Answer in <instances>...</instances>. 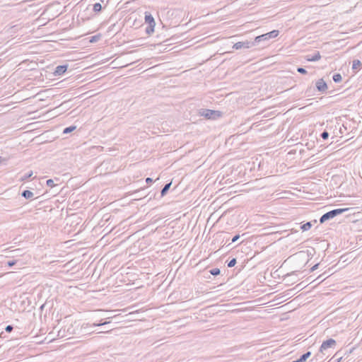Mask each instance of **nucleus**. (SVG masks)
<instances>
[{
	"instance_id": "32",
	"label": "nucleus",
	"mask_w": 362,
	"mask_h": 362,
	"mask_svg": "<svg viewBox=\"0 0 362 362\" xmlns=\"http://www.w3.org/2000/svg\"><path fill=\"white\" fill-rule=\"evenodd\" d=\"M17 261L16 260H11V261H8L7 262V265L8 267H13V265H15L16 264Z\"/></svg>"
},
{
	"instance_id": "25",
	"label": "nucleus",
	"mask_w": 362,
	"mask_h": 362,
	"mask_svg": "<svg viewBox=\"0 0 362 362\" xmlns=\"http://www.w3.org/2000/svg\"><path fill=\"white\" fill-rule=\"evenodd\" d=\"M240 235H234L232 239H231V243L228 244V247L230 245L231 243H235L236 241H238L239 239H240Z\"/></svg>"
},
{
	"instance_id": "36",
	"label": "nucleus",
	"mask_w": 362,
	"mask_h": 362,
	"mask_svg": "<svg viewBox=\"0 0 362 362\" xmlns=\"http://www.w3.org/2000/svg\"><path fill=\"white\" fill-rule=\"evenodd\" d=\"M7 161V159L6 158H2L1 156H0V165L3 163V162H6Z\"/></svg>"
},
{
	"instance_id": "29",
	"label": "nucleus",
	"mask_w": 362,
	"mask_h": 362,
	"mask_svg": "<svg viewBox=\"0 0 362 362\" xmlns=\"http://www.w3.org/2000/svg\"><path fill=\"white\" fill-rule=\"evenodd\" d=\"M47 185L49 187H53L55 186L54 183V180L52 179H49L47 180Z\"/></svg>"
},
{
	"instance_id": "17",
	"label": "nucleus",
	"mask_w": 362,
	"mask_h": 362,
	"mask_svg": "<svg viewBox=\"0 0 362 362\" xmlns=\"http://www.w3.org/2000/svg\"><path fill=\"white\" fill-rule=\"evenodd\" d=\"M312 227V223L311 222H307L304 224H303L301 226H300V229L303 230V231H306L308 230H309L310 228Z\"/></svg>"
},
{
	"instance_id": "35",
	"label": "nucleus",
	"mask_w": 362,
	"mask_h": 362,
	"mask_svg": "<svg viewBox=\"0 0 362 362\" xmlns=\"http://www.w3.org/2000/svg\"><path fill=\"white\" fill-rule=\"evenodd\" d=\"M319 264H315L311 269L310 271L313 272L318 268Z\"/></svg>"
},
{
	"instance_id": "22",
	"label": "nucleus",
	"mask_w": 362,
	"mask_h": 362,
	"mask_svg": "<svg viewBox=\"0 0 362 362\" xmlns=\"http://www.w3.org/2000/svg\"><path fill=\"white\" fill-rule=\"evenodd\" d=\"M33 175V172L32 171H30L29 173H25L21 178V181H25V180H27L28 179H29L31 176Z\"/></svg>"
},
{
	"instance_id": "27",
	"label": "nucleus",
	"mask_w": 362,
	"mask_h": 362,
	"mask_svg": "<svg viewBox=\"0 0 362 362\" xmlns=\"http://www.w3.org/2000/svg\"><path fill=\"white\" fill-rule=\"evenodd\" d=\"M210 273L214 276H216L220 274V269L218 268L212 269L210 270Z\"/></svg>"
},
{
	"instance_id": "16",
	"label": "nucleus",
	"mask_w": 362,
	"mask_h": 362,
	"mask_svg": "<svg viewBox=\"0 0 362 362\" xmlns=\"http://www.w3.org/2000/svg\"><path fill=\"white\" fill-rule=\"evenodd\" d=\"M156 25L150 24L146 28V33L148 35H151L154 32V28Z\"/></svg>"
},
{
	"instance_id": "38",
	"label": "nucleus",
	"mask_w": 362,
	"mask_h": 362,
	"mask_svg": "<svg viewBox=\"0 0 362 362\" xmlns=\"http://www.w3.org/2000/svg\"><path fill=\"white\" fill-rule=\"evenodd\" d=\"M342 360V356H340L339 358L337 359L335 362H341Z\"/></svg>"
},
{
	"instance_id": "6",
	"label": "nucleus",
	"mask_w": 362,
	"mask_h": 362,
	"mask_svg": "<svg viewBox=\"0 0 362 362\" xmlns=\"http://www.w3.org/2000/svg\"><path fill=\"white\" fill-rule=\"evenodd\" d=\"M233 44V49H249L255 45V42L254 41L245 40L243 42H231Z\"/></svg>"
},
{
	"instance_id": "5",
	"label": "nucleus",
	"mask_w": 362,
	"mask_h": 362,
	"mask_svg": "<svg viewBox=\"0 0 362 362\" xmlns=\"http://www.w3.org/2000/svg\"><path fill=\"white\" fill-rule=\"evenodd\" d=\"M279 30H274L267 33L257 36L253 41H254V42H255V45H256L258 43H259L260 42L269 40V39L276 37L279 35Z\"/></svg>"
},
{
	"instance_id": "20",
	"label": "nucleus",
	"mask_w": 362,
	"mask_h": 362,
	"mask_svg": "<svg viewBox=\"0 0 362 362\" xmlns=\"http://www.w3.org/2000/svg\"><path fill=\"white\" fill-rule=\"evenodd\" d=\"M102 10V5L100 3H95L93 4V11L95 12H99Z\"/></svg>"
},
{
	"instance_id": "2",
	"label": "nucleus",
	"mask_w": 362,
	"mask_h": 362,
	"mask_svg": "<svg viewBox=\"0 0 362 362\" xmlns=\"http://www.w3.org/2000/svg\"><path fill=\"white\" fill-rule=\"evenodd\" d=\"M240 304L228 303V321L235 318V315H238L239 319L243 318V314L245 310L243 308H239Z\"/></svg>"
},
{
	"instance_id": "9",
	"label": "nucleus",
	"mask_w": 362,
	"mask_h": 362,
	"mask_svg": "<svg viewBox=\"0 0 362 362\" xmlns=\"http://www.w3.org/2000/svg\"><path fill=\"white\" fill-rule=\"evenodd\" d=\"M67 68H68L67 64L59 65L56 67L54 74L55 76H61L66 72V71L67 70Z\"/></svg>"
},
{
	"instance_id": "24",
	"label": "nucleus",
	"mask_w": 362,
	"mask_h": 362,
	"mask_svg": "<svg viewBox=\"0 0 362 362\" xmlns=\"http://www.w3.org/2000/svg\"><path fill=\"white\" fill-rule=\"evenodd\" d=\"M110 322V321H105V322H102L100 321V322H95L92 325L93 327H96V326H102V325H107V324H109Z\"/></svg>"
},
{
	"instance_id": "1",
	"label": "nucleus",
	"mask_w": 362,
	"mask_h": 362,
	"mask_svg": "<svg viewBox=\"0 0 362 362\" xmlns=\"http://www.w3.org/2000/svg\"><path fill=\"white\" fill-rule=\"evenodd\" d=\"M228 165H230L232 168L230 173H228V185L232 184L233 181H237L239 178L242 177V173L243 170V166L238 163L235 160H229Z\"/></svg>"
},
{
	"instance_id": "14",
	"label": "nucleus",
	"mask_w": 362,
	"mask_h": 362,
	"mask_svg": "<svg viewBox=\"0 0 362 362\" xmlns=\"http://www.w3.org/2000/svg\"><path fill=\"white\" fill-rule=\"evenodd\" d=\"M311 352L307 351L306 353L303 354L298 359L299 362H305L306 360L310 356Z\"/></svg>"
},
{
	"instance_id": "37",
	"label": "nucleus",
	"mask_w": 362,
	"mask_h": 362,
	"mask_svg": "<svg viewBox=\"0 0 362 362\" xmlns=\"http://www.w3.org/2000/svg\"><path fill=\"white\" fill-rule=\"evenodd\" d=\"M146 182L147 183H151V182H153V180H152L151 177H147V178L146 179Z\"/></svg>"
},
{
	"instance_id": "28",
	"label": "nucleus",
	"mask_w": 362,
	"mask_h": 362,
	"mask_svg": "<svg viewBox=\"0 0 362 362\" xmlns=\"http://www.w3.org/2000/svg\"><path fill=\"white\" fill-rule=\"evenodd\" d=\"M243 268H244V265L243 264H241L240 265L238 266L235 269H234L233 272L236 271L235 274H237L239 272H240Z\"/></svg>"
},
{
	"instance_id": "26",
	"label": "nucleus",
	"mask_w": 362,
	"mask_h": 362,
	"mask_svg": "<svg viewBox=\"0 0 362 362\" xmlns=\"http://www.w3.org/2000/svg\"><path fill=\"white\" fill-rule=\"evenodd\" d=\"M237 261H236V259L235 258H233L231 259L228 262V267H233L235 265Z\"/></svg>"
},
{
	"instance_id": "7",
	"label": "nucleus",
	"mask_w": 362,
	"mask_h": 362,
	"mask_svg": "<svg viewBox=\"0 0 362 362\" xmlns=\"http://www.w3.org/2000/svg\"><path fill=\"white\" fill-rule=\"evenodd\" d=\"M336 345L337 341L333 339H329L326 341H324L320 348V352L324 354V352L329 348L334 349Z\"/></svg>"
},
{
	"instance_id": "31",
	"label": "nucleus",
	"mask_w": 362,
	"mask_h": 362,
	"mask_svg": "<svg viewBox=\"0 0 362 362\" xmlns=\"http://www.w3.org/2000/svg\"><path fill=\"white\" fill-rule=\"evenodd\" d=\"M321 137L325 140V139H327L328 137H329V133L327 132V131H324L322 134H321Z\"/></svg>"
},
{
	"instance_id": "3",
	"label": "nucleus",
	"mask_w": 362,
	"mask_h": 362,
	"mask_svg": "<svg viewBox=\"0 0 362 362\" xmlns=\"http://www.w3.org/2000/svg\"><path fill=\"white\" fill-rule=\"evenodd\" d=\"M199 115L208 119H216L223 115V113L218 110L209 109H200Z\"/></svg>"
},
{
	"instance_id": "10",
	"label": "nucleus",
	"mask_w": 362,
	"mask_h": 362,
	"mask_svg": "<svg viewBox=\"0 0 362 362\" xmlns=\"http://www.w3.org/2000/svg\"><path fill=\"white\" fill-rule=\"evenodd\" d=\"M305 59L308 62H317L321 59L320 52L317 51L314 55H306Z\"/></svg>"
},
{
	"instance_id": "30",
	"label": "nucleus",
	"mask_w": 362,
	"mask_h": 362,
	"mask_svg": "<svg viewBox=\"0 0 362 362\" xmlns=\"http://www.w3.org/2000/svg\"><path fill=\"white\" fill-rule=\"evenodd\" d=\"M297 71L301 74H306L307 71L303 67H298Z\"/></svg>"
},
{
	"instance_id": "11",
	"label": "nucleus",
	"mask_w": 362,
	"mask_h": 362,
	"mask_svg": "<svg viewBox=\"0 0 362 362\" xmlns=\"http://www.w3.org/2000/svg\"><path fill=\"white\" fill-rule=\"evenodd\" d=\"M145 22L148 24H153L156 25L153 17L150 13H146L145 15Z\"/></svg>"
},
{
	"instance_id": "19",
	"label": "nucleus",
	"mask_w": 362,
	"mask_h": 362,
	"mask_svg": "<svg viewBox=\"0 0 362 362\" xmlns=\"http://www.w3.org/2000/svg\"><path fill=\"white\" fill-rule=\"evenodd\" d=\"M332 79L335 83H339L341 81L342 77L340 74H335L332 76Z\"/></svg>"
},
{
	"instance_id": "12",
	"label": "nucleus",
	"mask_w": 362,
	"mask_h": 362,
	"mask_svg": "<svg viewBox=\"0 0 362 362\" xmlns=\"http://www.w3.org/2000/svg\"><path fill=\"white\" fill-rule=\"evenodd\" d=\"M21 196L23 197H24L25 199H32L34 196V194L30 191V190H24L22 193H21Z\"/></svg>"
},
{
	"instance_id": "21",
	"label": "nucleus",
	"mask_w": 362,
	"mask_h": 362,
	"mask_svg": "<svg viewBox=\"0 0 362 362\" xmlns=\"http://www.w3.org/2000/svg\"><path fill=\"white\" fill-rule=\"evenodd\" d=\"M101 35H96L94 36H92L90 39V42L94 43L98 42L100 39Z\"/></svg>"
},
{
	"instance_id": "33",
	"label": "nucleus",
	"mask_w": 362,
	"mask_h": 362,
	"mask_svg": "<svg viewBox=\"0 0 362 362\" xmlns=\"http://www.w3.org/2000/svg\"><path fill=\"white\" fill-rule=\"evenodd\" d=\"M13 329V327L12 325H7L5 328V330L7 332H11Z\"/></svg>"
},
{
	"instance_id": "8",
	"label": "nucleus",
	"mask_w": 362,
	"mask_h": 362,
	"mask_svg": "<svg viewBox=\"0 0 362 362\" xmlns=\"http://www.w3.org/2000/svg\"><path fill=\"white\" fill-rule=\"evenodd\" d=\"M316 88L317 89L318 91L320 92H325L327 89V85L326 83V82L322 79H319L317 82H316Z\"/></svg>"
},
{
	"instance_id": "4",
	"label": "nucleus",
	"mask_w": 362,
	"mask_h": 362,
	"mask_svg": "<svg viewBox=\"0 0 362 362\" xmlns=\"http://www.w3.org/2000/svg\"><path fill=\"white\" fill-rule=\"evenodd\" d=\"M348 209H336L332 211H329L325 214H324L320 218V223H323L325 221L334 218L335 216L341 214L344 211H347Z\"/></svg>"
},
{
	"instance_id": "39",
	"label": "nucleus",
	"mask_w": 362,
	"mask_h": 362,
	"mask_svg": "<svg viewBox=\"0 0 362 362\" xmlns=\"http://www.w3.org/2000/svg\"><path fill=\"white\" fill-rule=\"evenodd\" d=\"M296 272H293L291 274H288V276H291V275H293V274H296Z\"/></svg>"
},
{
	"instance_id": "34",
	"label": "nucleus",
	"mask_w": 362,
	"mask_h": 362,
	"mask_svg": "<svg viewBox=\"0 0 362 362\" xmlns=\"http://www.w3.org/2000/svg\"><path fill=\"white\" fill-rule=\"evenodd\" d=\"M235 198H236V197H233L228 199V204H230H230H233L234 200H235Z\"/></svg>"
},
{
	"instance_id": "23",
	"label": "nucleus",
	"mask_w": 362,
	"mask_h": 362,
	"mask_svg": "<svg viewBox=\"0 0 362 362\" xmlns=\"http://www.w3.org/2000/svg\"><path fill=\"white\" fill-rule=\"evenodd\" d=\"M235 188V184H232L230 186L228 187V194H231L233 192H235L236 189Z\"/></svg>"
},
{
	"instance_id": "18",
	"label": "nucleus",
	"mask_w": 362,
	"mask_h": 362,
	"mask_svg": "<svg viewBox=\"0 0 362 362\" xmlns=\"http://www.w3.org/2000/svg\"><path fill=\"white\" fill-rule=\"evenodd\" d=\"M76 126H70V127H66L64 131H63V134H67L69 133H71L73 131H74L76 129Z\"/></svg>"
},
{
	"instance_id": "13",
	"label": "nucleus",
	"mask_w": 362,
	"mask_h": 362,
	"mask_svg": "<svg viewBox=\"0 0 362 362\" xmlns=\"http://www.w3.org/2000/svg\"><path fill=\"white\" fill-rule=\"evenodd\" d=\"M361 66H362V64L360 62V60L354 59L353 61V64H352V69L353 70L358 71V70H359L361 68Z\"/></svg>"
},
{
	"instance_id": "15",
	"label": "nucleus",
	"mask_w": 362,
	"mask_h": 362,
	"mask_svg": "<svg viewBox=\"0 0 362 362\" xmlns=\"http://www.w3.org/2000/svg\"><path fill=\"white\" fill-rule=\"evenodd\" d=\"M170 186H171V182L167 183L164 185V187H163V189H161V192H160L162 197L165 196L167 194Z\"/></svg>"
}]
</instances>
